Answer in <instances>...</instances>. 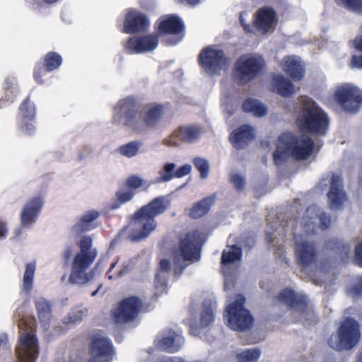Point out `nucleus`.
Wrapping results in <instances>:
<instances>
[{"label": "nucleus", "mask_w": 362, "mask_h": 362, "mask_svg": "<svg viewBox=\"0 0 362 362\" xmlns=\"http://www.w3.org/2000/svg\"><path fill=\"white\" fill-rule=\"evenodd\" d=\"M191 332L193 334L196 335L199 333L196 328H194L192 325H191Z\"/></svg>", "instance_id": "0e129e2a"}, {"label": "nucleus", "mask_w": 362, "mask_h": 362, "mask_svg": "<svg viewBox=\"0 0 362 362\" xmlns=\"http://www.w3.org/2000/svg\"><path fill=\"white\" fill-rule=\"evenodd\" d=\"M215 200L216 196L214 194L204 198L194 206L190 211V216L193 218H198L205 215L209 211Z\"/></svg>", "instance_id": "f704fd0d"}, {"label": "nucleus", "mask_w": 362, "mask_h": 362, "mask_svg": "<svg viewBox=\"0 0 362 362\" xmlns=\"http://www.w3.org/2000/svg\"><path fill=\"white\" fill-rule=\"evenodd\" d=\"M158 43V37L155 35H147L141 37H133L125 45V49L131 54H139L151 52L155 49Z\"/></svg>", "instance_id": "5701e85b"}, {"label": "nucleus", "mask_w": 362, "mask_h": 362, "mask_svg": "<svg viewBox=\"0 0 362 362\" xmlns=\"http://www.w3.org/2000/svg\"><path fill=\"white\" fill-rule=\"evenodd\" d=\"M164 115L162 105L151 103L141 108V100L134 95L120 99L115 105L112 119L136 134L146 133L155 128Z\"/></svg>", "instance_id": "f257e3e1"}, {"label": "nucleus", "mask_w": 362, "mask_h": 362, "mask_svg": "<svg viewBox=\"0 0 362 362\" xmlns=\"http://www.w3.org/2000/svg\"><path fill=\"white\" fill-rule=\"evenodd\" d=\"M43 204L44 199L42 195L34 196L25 203L20 214L22 227L30 228L37 221Z\"/></svg>", "instance_id": "aec40b11"}, {"label": "nucleus", "mask_w": 362, "mask_h": 362, "mask_svg": "<svg viewBox=\"0 0 362 362\" xmlns=\"http://www.w3.org/2000/svg\"><path fill=\"white\" fill-rule=\"evenodd\" d=\"M177 1L180 2H182V3L186 2L188 4H190L192 6H196L198 4H199L202 0H177Z\"/></svg>", "instance_id": "e2e57ef3"}, {"label": "nucleus", "mask_w": 362, "mask_h": 362, "mask_svg": "<svg viewBox=\"0 0 362 362\" xmlns=\"http://www.w3.org/2000/svg\"><path fill=\"white\" fill-rule=\"evenodd\" d=\"M314 150V141L308 135H298L293 132L281 134L273 153L276 165H281L289 157L296 160L309 158Z\"/></svg>", "instance_id": "20e7f679"}, {"label": "nucleus", "mask_w": 362, "mask_h": 362, "mask_svg": "<svg viewBox=\"0 0 362 362\" xmlns=\"http://www.w3.org/2000/svg\"><path fill=\"white\" fill-rule=\"evenodd\" d=\"M4 96L0 100V107L12 103L18 93L16 81L13 77H7L4 82Z\"/></svg>", "instance_id": "c9c22d12"}, {"label": "nucleus", "mask_w": 362, "mask_h": 362, "mask_svg": "<svg viewBox=\"0 0 362 362\" xmlns=\"http://www.w3.org/2000/svg\"><path fill=\"white\" fill-rule=\"evenodd\" d=\"M58 0H44V1L47 4H53V3H55L57 2Z\"/></svg>", "instance_id": "69168bd1"}, {"label": "nucleus", "mask_w": 362, "mask_h": 362, "mask_svg": "<svg viewBox=\"0 0 362 362\" xmlns=\"http://www.w3.org/2000/svg\"><path fill=\"white\" fill-rule=\"evenodd\" d=\"M272 85L274 91L283 97H288L296 93L293 84L284 76L278 74L273 77Z\"/></svg>", "instance_id": "7c9ffc66"}, {"label": "nucleus", "mask_w": 362, "mask_h": 362, "mask_svg": "<svg viewBox=\"0 0 362 362\" xmlns=\"http://www.w3.org/2000/svg\"><path fill=\"white\" fill-rule=\"evenodd\" d=\"M20 112L22 117L25 119L33 121L35 115V105L30 101L29 98H26L22 103L20 107Z\"/></svg>", "instance_id": "49530a36"}, {"label": "nucleus", "mask_w": 362, "mask_h": 362, "mask_svg": "<svg viewBox=\"0 0 362 362\" xmlns=\"http://www.w3.org/2000/svg\"><path fill=\"white\" fill-rule=\"evenodd\" d=\"M295 251L297 260L302 267L306 268L316 257L315 247L307 236L294 233Z\"/></svg>", "instance_id": "6ab92c4d"}, {"label": "nucleus", "mask_w": 362, "mask_h": 362, "mask_svg": "<svg viewBox=\"0 0 362 362\" xmlns=\"http://www.w3.org/2000/svg\"><path fill=\"white\" fill-rule=\"evenodd\" d=\"M351 66L353 68L362 69V56L354 55L351 59Z\"/></svg>", "instance_id": "052dcab7"}, {"label": "nucleus", "mask_w": 362, "mask_h": 362, "mask_svg": "<svg viewBox=\"0 0 362 362\" xmlns=\"http://www.w3.org/2000/svg\"><path fill=\"white\" fill-rule=\"evenodd\" d=\"M88 314V309L84 307H78L71 309L63 319V322L66 325L81 322Z\"/></svg>", "instance_id": "37998d69"}, {"label": "nucleus", "mask_w": 362, "mask_h": 362, "mask_svg": "<svg viewBox=\"0 0 362 362\" xmlns=\"http://www.w3.org/2000/svg\"><path fill=\"white\" fill-rule=\"evenodd\" d=\"M8 226L7 222L0 218V241L4 240L8 238Z\"/></svg>", "instance_id": "bf43d9fd"}, {"label": "nucleus", "mask_w": 362, "mask_h": 362, "mask_svg": "<svg viewBox=\"0 0 362 362\" xmlns=\"http://www.w3.org/2000/svg\"><path fill=\"white\" fill-rule=\"evenodd\" d=\"M202 243V233L198 230L189 232L180 239L177 254L175 258V273L178 272V269L181 271L185 267L180 264L181 259L192 262L199 259Z\"/></svg>", "instance_id": "9d476101"}, {"label": "nucleus", "mask_w": 362, "mask_h": 362, "mask_svg": "<svg viewBox=\"0 0 362 362\" xmlns=\"http://www.w3.org/2000/svg\"><path fill=\"white\" fill-rule=\"evenodd\" d=\"M168 206L169 202L165 197H158L141 207L127 228L129 239L139 241L146 238L156 228L155 217L164 213Z\"/></svg>", "instance_id": "7ed1b4c3"}, {"label": "nucleus", "mask_w": 362, "mask_h": 362, "mask_svg": "<svg viewBox=\"0 0 362 362\" xmlns=\"http://www.w3.org/2000/svg\"><path fill=\"white\" fill-rule=\"evenodd\" d=\"M141 307V300L138 297L131 296L124 299L112 311V315L116 323L132 322L137 317Z\"/></svg>", "instance_id": "a211bd4d"}, {"label": "nucleus", "mask_w": 362, "mask_h": 362, "mask_svg": "<svg viewBox=\"0 0 362 362\" xmlns=\"http://www.w3.org/2000/svg\"><path fill=\"white\" fill-rule=\"evenodd\" d=\"M214 309L212 302L206 300L201 311V325L203 327L211 325L214 321Z\"/></svg>", "instance_id": "ea45409f"}, {"label": "nucleus", "mask_w": 362, "mask_h": 362, "mask_svg": "<svg viewBox=\"0 0 362 362\" xmlns=\"http://www.w3.org/2000/svg\"><path fill=\"white\" fill-rule=\"evenodd\" d=\"M260 355V350L257 348H254L238 352L236 357L238 362H257Z\"/></svg>", "instance_id": "c03bdc74"}, {"label": "nucleus", "mask_w": 362, "mask_h": 362, "mask_svg": "<svg viewBox=\"0 0 362 362\" xmlns=\"http://www.w3.org/2000/svg\"><path fill=\"white\" fill-rule=\"evenodd\" d=\"M243 109L245 112L258 117H264L267 113V106L259 100L253 98L245 100L243 104Z\"/></svg>", "instance_id": "473e14b6"}, {"label": "nucleus", "mask_w": 362, "mask_h": 362, "mask_svg": "<svg viewBox=\"0 0 362 362\" xmlns=\"http://www.w3.org/2000/svg\"><path fill=\"white\" fill-rule=\"evenodd\" d=\"M185 344V338L172 329L163 332L157 337V346L168 353L179 351Z\"/></svg>", "instance_id": "b1692460"}, {"label": "nucleus", "mask_w": 362, "mask_h": 362, "mask_svg": "<svg viewBox=\"0 0 362 362\" xmlns=\"http://www.w3.org/2000/svg\"><path fill=\"white\" fill-rule=\"evenodd\" d=\"M204 132L203 127L199 124H188L179 127L172 134L163 139V144L168 146L176 147L181 142L194 143Z\"/></svg>", "instance_id": "dca6fc26"}, {"label": "nucleus", "mask_w": 362, "mask_h": 362, "mask_svg": "<svg viewBox=\"0 0 362 362\" xmlns=\"http://www.w3.org/2000/svg\"><path fill=\"white\" fill-rule=\"evenodd\" d=\"M279 65L293 80H300L304 76L305 66L300 57L298 56L284 57Z\"/></svg>", "instance_id": "393cba45"}, {"label": "nucleus", "mask_w": 362, "mask_h": 362, "mask_svg": "<svg viewBox=\"0 0 362 362\" xmlns=\"http://www.w3.org/2000/svg\"><path fill=\"white\" fill-rule=\"evenodd\" d=\"M192 171V165L189 164H185L177 169L175 168V177L181 178L183 177L188 174H189Z\"/></svg>", "instance_id": "6e6d98bb"}, {"label": "nucleus", "mask_w": 362, "mask_h": 362, "mask_svg": "<svg viewBox=\"0 0 362 362\" xmlns=\"http://www.w3.org/2000/svg\"><path fill=\"white\" fill-rule=\"evenodd\" d=\"M7 348H8L7 336L5 334H0V349Z\"/></svg>", "instance_id": "680f3d73"}, {"label": "nucleus", "mask_w": 362, "mask_h": 362, "mask_svg": "<svg viewBox=\"0 0 362 362\" xmlns=\"http://www.w3.org/2000/svg\"><path fill=\"white\" fill-rule=\"evenodd\" d=\"M279 300L291 308V313L296 321L306 324L313 321L315 315L307 304V297L302 293H296L293 291L286 288L279 295Z\"/></svg>", "instance_id": "9b49d317"}, {"label": "nucleus", "mask_w": 362, "mask_h": 362, "mask_svg": "<svg viewBox=\"0 0 362 362\" xmlns=\"http://www.w3.org/2000/svg\"><path fill=\"white\" fill-rule=\"evenodd\" d=\"M93 239L84 235L78 242L79 252L71 262L69 281L72 284H82L93 279L95 271L88 272L98 256V250L93 246Z\"/></svg>", "instance_id": "423d86ee"}, {"label": "nucleus", "mask_w": 362, "mask_h": 362, "mask_svg": "<svg viewBox=\"0 0 362 362\" xmlns=\"http://www.w3.org/2000/svg\"><path fill=\"white\" fill-rule=\"evenodd\" d=\"M145 360H141L140 362H153L154 359L153 357L151 356L150 353H145ZM161 360V362H187L185 360L180 358H170V357H163L160 358Z\"/></svg>", "instance_id": "864d4df0"}, {"label": "nucleus", "mask_w": 362, "mask_h": 362, "mask_svg": "<svg viewBox=\"0 0 362 362\" xmlns=\"http://www.w3.org/2000/svg\"><path fill=\"white\" fill-rule=\"evenodd\" d=\"M171 272V264L168 259H163L159 264V269L155 276L154 287L156 295H161L167 292L168 281Z\"/></svg>", "instance_id": "a878e982"}, {"label": "nucleus", "mask_w": 362, "mask_h": 362, "mask_svg": "<svg viewBox=\"0 0 362 362\" xmlns=\"http://www.w3.org/2000/svg\"><path fill=\"white\" fill-rule=\"evenodd\" d=\"M354 257L356 263L362 267V240L355 247Z\"/></svg>", "instance_id": "13d9d810"}, {"label": "nucleus", "mask_w": 362, "mask_h": 362, "mask_svg": "<svg viewBox=\"0 0 362 362\" xmlns=\"http://www.w3.org/2000/svg\"><path fill=\"white\" fill-rule=\"evenodd\" d=\"M334 98L348 112L355 113L362 106V92L351 84H344L338 87Z\"/></svg>", "instance_id": "4468645a"}, {"label": "nucleus", "mask_w": 362, "mask_h": 362, "mask_svg": "<svg viewBox=\"0 0 362 362\" xmlns=\"http://www.w3.org/2000/svg\"><path fill=\"white\" fill-rule=\"evenodd\" d=\"M341 6L349 11L362 14V0H337Z\"/></svg>", "instance_id": "09e8293b"}, {"label": "nucleus", "mask_w": 362, "mask_h": 362, "mask_svg": "<svg viewBox=\"0 0 362 362\" xmlns=\"http://www.w3.org/2000/svg\"><path fill=\"white\" fill-rule=\"evenodd\" d=\"M100 216L97 210H90L83 214L72 226V233L79 235L83 232L90 231L97 227L95 221Z\"/></svg>", "instance_id": "bb28decb"}, {"label": "nucleus", "mask_w": 362, "mask_h": 362, "mask_svg": "<svg viewBox=\"0 0 362 362\" xmlns=\"http://www.w3.org/2000/svg\"><path fill=\"white\" fill-rule=\"evenodd\" d=\"M158 30L161 34L178 35L183 31L184 25L176 16H163L158 21Z\"/></svg>", "instance_id": "cd10ccee"}, {"label": "nucleus", "mask_w": 362, "mask_h": 362, "mask_svg": "<svg viewBox=\"0 0 362 362\" xmlns=\"http://www.w3.org/2000/svg\"><path fill=\"white\" fill-rule=\"evenodd\" d=\"M235 71L240 83L253 80L265 69L266 62L262 56L258 54H246L236 61Z\"/></svg>", "instance_id": "f8f14e48"}, {"label": "nucleus", "mask_w": 362, "mask_h": 362, "mask_svg": "<svg viewBox=\"0 0 362 362\" xmlns=\"http://www.w3.org/2000/svg\"><path fill=\"white\" fill-rule=\"evenodd\" d=\"M143 183V179L138 175H133L127 180V186L133 189L139 188L142 186Z\"/></svg>", "instance_id": "5fc2aeb1"}, {"label": "nucleus", "mask_w": 362, "mask_h": 362, "mask_svg": "<svg viewBox=\"0 0 362 362\" xmlns=\"http://www.w3.org/2000/svg\"><path fill=\"white\" fill-rule=\"evenodd\" d=\"M327 178H323L320 181L321 185L329 184V190L327 193L329 204L332 209L337 210L347 202L348 197L344 188L343 179L341 175L332 173Z\"/></svg>", "instance_id": "2eb2a0df"}, {"label": "nucleus", "mask_w": 362, "mask_h": 362, "mask_svg": "<svg viewBox=\"0 0 362 362\" xmlns=\"http://www.w3.org/2000/svg\"><path fill=\"white\" fill-rule=\"evenodd\" d=\"M247 17L248 13L247 12H242L240 14L239 20L244 30L247 33H252L254 27L247 23Z\"/></svg>", "instance_id": "4d7b16f0"}, {"label": "nucleus", "mask_w": 362, "mask_h": 362, "mask_svg": "<svg viewBox=\"0 0 362 362\" xmlns=\"http://www.w3.org/2000/svg\"><path fill=\"white\" fill-rule=\"evenodd\" d=\"M298 100L296 124L299 129L317 135L325 134L329 125L327 113L309 97L300 96Z\"/></svg>", "instance_id": "39448f33"}, {"label": "nucleus", "mask_w": 362, "mask_h": 362, "mask_svg": "<svg viewBox=\"0 0 362 362\" xmlns=\"http://www.w3.org/2000/svg\"><path fill=\"white\" fill-rule=\"evenodd\" d=\"M150 25L148 18L142 13L134 9H128L124 21L123 31L128 34L144 32Z\"/></svg>", "instance_id": "412c9836"}, {"label": "nucleus", "mask_w": 362, "mask_h": 362, "mask_svg": "<svg viewBox=\"0 0 362 362\" xmlns=\"http://www.w3.org/2000/svg\"><path fill=\"white\" fill-rule=\"evenodd\" d=\"M70 256V251L69 250H67L65 252H64V257L66 259H67Z\"/></svg>", "instance_id": "338daca9"}, {"label": "nucleus", "mask_w": 362, "mask_h": 362, "mask_svg": "<svg viewBox=\"0 0 362 362\" xmlns=\"http://www.w3.org/2000/svg\"><path fill=\"white\" fill-rule=\"evenodd\" d=\"M141 146L142 143L140 141H132L120 146L117 152L126 158H131L138 154Z\"/></svg>", "instance_id": "a19ab883"}, {"label": "nucleus", "mask_w": 362, "mask_h": 362, "mask_svg": "<svg viewBox=\"0 0 362 362\" xmlns=\"http://www.w3.org/2000/svg\"><path fill=\"white\" fill-rule=\"evenodd\" d=\"M255 129L249 125H243L234 130L230 136V139L234 147L242 148L245 145L255 138Z\"/></svg>", "instance_id": "c756f323"}, {"label": "nucleus", "mask_w": 362, "mask_h": 362, "mask_svg": "<svg viewBox=\"0 0 362 362\" xmlns=\"http://www.w3.org/2000/svg\"><path fill=\"white\" fill-rule=\"evenodd\" d=\"M37 268L35 260L26 262L25 264V271L21 283V291L25 293H29L34 285L35 273Z\"/></svg>", "instance_id": "2f4dec72"}, {"label": "nucleus", "mask_w": 362, "mask_h": 362, "mask_svg": "<svg viewBox=\"0 0 362 362\" xmlns=\"http://www.w3.org/2000/svg\"><path fill=\"white\" fill-rule=\"evenodd\" d=\"M176 164L174 163H165L158 171L156 182H168L175 177Z\"/></svg>", "instance_id": "58836bf2"}, {"label": "nucleus", "mask_w": 362, "mask_h": 362, "mask_svg": "<svg viewBox=\"0 0 362 362\" xmlns=\"http://www.w3.org/2000/svg\"><path fill=\"white\" fill-rule=\"evenodd\" d=\"M14 319L18 322L20 333L16 350L18 362H35L38 356L39 348L37 339L30 325L32 320L21 317L17 313Z\"/></svg>", "instance_id": "0eeeda50"}, {"label": "nucleus", "mask_w": 362, "mask_h": 362, "mask_svg": "<svg viewBox=\"0 0 362 362\" xmlns=\"http://www.w3.org/2000/svg\"><path fill=\"white\" fill-rule=\"evenodd\" d=\"M276 23V15L273 8L264 6L256 12L255 28L262 34L273 33Z\"/></svg>", "instance_id": "4be33fe9"}, {"label": "nucleus", "mask_w": 362, "mask_h": 362, "mask_svg": "<svg viewBox=\"0 0 362 362\" xmlns=\"http://www.w3.org/2000/svg\"><path fill=\"white\" fill-rule=\"evenodd\" d=\"M134 194L132 190H122L117 193V197L120 204H124L131 201Z\"/></svg>", "instance_id": "603ef678"}, {"label": "nucleus", "mask_w": 362, "mask_h": 362, "mask_svg": "<svg viewBox=\"0 0 362 362\" xmlns=\"http://www.w3.org/2000/svg\"><path fill=\"white\" fill-rule=\"evenodd\" d=\"M22 132L26 134L31 135L35 131V127L33 124V121L28 120V119L23 118L20 124Z\"/></svg>", "instance_id": "3c124183"}, {"label": "nucleus", "mask_w": 362, "mask_h": 362, "mask_svg": "<svg viewBox=\"0 0 362 362\" xmlns=\"http://www.w3.org/2000/svg\"><path fill=\"white\" fill-rule=\"evenodd\" d=\"M230 182L237 190H243L245 187V177L238 173H233L230 175Z\"/></svg>", "instance_id": "8fccbe9b"}, {"label": "nucleus", "mask_w": 362, "mask_h": 362, "mask_svg": "<svg viewBox=\"0 0 362 362\" xmlns=\"http://www.w3.org/2000/svg\"><path fill=\"white\" fill-rule=\"evenodd\" d=\"M199 60L202 71L209 76L220 75L222 71L228 69L230 64L223 51L215 46L202 49Z\"/></svg>", "instance_id": "ddd939ff"}, {"label": "nucleus", "mask_w": 362, "mask_h": 362, "mask_svg": "<svg viewBox=\"0 0 362 362\" xmlns=\"http://www.w3.org/2000/svg\"><path fill=\"white\" fill-rule=\"evenodd\" d=\"M117 262L112 264L109 271L107 272L108 279L110 280H114L119 277L122 276L123 275L129 273L131 270L133 269L135 262L134 259H129L127 262H124L121 270L118 272H114V269L116 267Z\"/></svg>", "instance_id": "79ce46f5"}, {"label": "nucleus", "mask_w": 362, "mask_h": 362, "mask_svg": "<svg viewBox=\"0 0 362 362\" xmlns=\"http://www.w3.org/2000/svg\"><path fill=\"white\" fill-rule=\"evenodd\" d=\"M361 335L358 322L348 317L341 322L336 333L330 336L328 344L336 351H349L358 344Z\"/></svg>", "instance_id": "6e6552de"}, {"label": "nucleus", "mask_w": 362, "mask_h": 362, "mask_svg": "<svg viewBox=\"0 0 362 362\" xmlns=\"http://www.w3.org/2000/svg\"><path fill=\"white\" fill-rule=\"evenodd\" d=\"M61 56L57 52H51L45 57V68H36L34 70V78L38 83H43L42 76H45L47 72L51 71L59 68L62 64Z\"/></svg>", "instance_id": "c85d7f7f"}, {"label": "nucleus", "mask_w": 362, "mask_h": 362, "mask_svg": "<svg viewBox=\"0 0 362 362\" xmlns=\"http://www.w3.org/2000/svg\"><path fill=\"white\" fill-rule=\"evenodd\" d=\"M241 256L242 251L239 247L236 245L228 247L222 252L221 263L223 267H226L228 264L239 261Z\"/></svg>", "instance_id": "e433bc0d"}, {"label": "nucleus", "mask_w": 362, "mask_h": 362, "mask_svg": "<svg viewBox=\"0 0 362 362\" xmlns=\"http://www.w3.org/2000/svg\"><path fill=\"white\" fill-rule=\"evenodd\" d=\"M119 207V203H115L112 206V208L114 209H117Z\"/></svg>", "instance_id": "774afa93"}, {"label": "nucleus", "mask_w": 362, "mask_h": 362, "mask_svg": "<svg viewBox=\"0 0 362 362\" xmlns=\"http://www.w3.org/2000/svg\"><path fill=\"white\" fill-rule=\"evenodd\" d=\"M346 293L353 298L362 297V275L351 279L346 286Z\"/></svg>", "instance_id": "a18cd8bd"}, {"label": "nucleus", "mask_w": 362, "mask_h": 362, "mask_svg": "<svg viewBox=\"0 0 362 362\" xmlns=\"http://www.w3.org/2000/svg\"><path fill=\"white\" fill-rule=\"evenodd\" d=\"M193 163L197 170L200 173V177L205 179L209 173L210 165L209 161L202 157H196L193 159Z\"/></svg>", "instance_id": "de8ad7c7"}, {"label": "nucleus", "mask_w": 362, "mask_h": 362, "mask_svg": "<svg viewBox=\"0 0 362 362\" xmlns=\"http://www.w3.org/2000/svg\"><path fill=\"white\" fill-rule=\"evenodd\" d=\"M327 248L335 251L339 254L341 260L346 262L351 254V245L349 243L333 240L329 241L327 245Z\"/></svg>", "instance_id": "72a5a7b5"}, {"label": "nucleus", "mask_w": 362, "mask_h": 362, "mask_svg": "<svg viewBox=\"0 0 362 362\" xmlns=\"http://www.w3.org/2000/svg\"><path fill=\"white\" fill-rule=\"evenodd\" d=\"M35 307L40 320L46 324L51 318V305L48 300L39 298L35 301Z\"/></svg>", "instance_id": "4c0bfd02"}, {"label": "nucleus", "mask_w": 362, "mask_h": 362, "mask_svg": "<svg viewBox=\"0 0 362 362\" xmlns=\"http://www.w3.org/2000/svg\"><path fill=\"white\" fill-rule=\"evenodd\" d=\"M90 354L88 362H110L114 355L112 341L104 334H94L90 345Z\"/></svg>", "instance_id": "f3484780"}, {"label": "nucleus", "mask_w": 362, "mask_h": 362, "mask_svg": "<svg viewBox=\"0 0 362 362\" xmlns=\"http://www.w3.org/2000/svg\"><path fill=\"white\" fill-rule=\"evenodd\" d=\"M331 223L330 216L321 211L320 209L312 205L309 206L303 216L296 221L290 219L288 221L282 223L279 228H274L272 231H267V239L270 247L274 248V254L279 261L287 263L282 248V242L286 233V228L289 225L293 227L295 223V230L298 228L303 230L305 233H315L318 229H327Z\"/></svg>", "instance_id": "f03ea898"}, {"label": "nucleus", "mask_w": 362, "mask_h": 362, "mask_svg": "<svg viewBox=\"0 0 362 362\" xmlns=\"http://www.w3.org/2000/svg\"><path fill=\"white\" fill-rule=\"evenodd\" d=\"M245 298L241 294L235 296V300L227 306L224 319L230 329L243 332L250 329L254 323L250 312L244 306Z\"/></svg>", "instance_id": "1a4fd4ad"}]
</instances>
